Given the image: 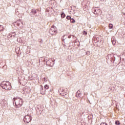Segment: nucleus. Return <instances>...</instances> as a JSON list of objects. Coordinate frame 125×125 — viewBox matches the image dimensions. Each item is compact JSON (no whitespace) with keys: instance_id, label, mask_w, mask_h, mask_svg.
<instances>
[{"instance_id":"obj_1","label":"nucleus","mask_w":125,"mask_h":125,"mask_svg":"<svg viewBox=\"0 0 125 125\" xmlns=\"http://www.w3.org/2000/svg\"><path fill=\"white\" fill-rule=\"evenodd\" d=\"M0 85L2 88L5 89V90H10L11 89V85H10V83L8 82L4 81L1 83Z\"/></svg>"},{"instance_id":"obj_2","label":"nucleus","mask_w":125,"mask_h":125,"mask_svg":"<svg viewBox=\"0 0 125 125\" xmlns=\"http://www.w3.org/2000/svg\"><path fill=\"white\" fill-rule=\"evenodd\" d=\"M14 100L15 101V103L16 105L17 106L18 108L21 107L22 105H23V100L20 98H14Z\"/></svg>"},{"instance_id":"obj_3","label":"nucleus","mask_w":125,"mask_h":125,"mask_svg":"<svg viewBox=\"0 0 125 125\" xmlns=\"http://www.w3.org/2000/svg\"><path fill=\"white\" fill-rule=\"evenodd\" d=\"M49 33L51 35H55L57 33V28L54 26H52L49 30Z\"/></svg>"},{"instance_id":"obj_4","label":"nucleus","mask_w":125,"mask_h":125,"mask_svg":"<svg viewBox=\"0 0 125 125\" xmlns=\"http://www.w3.org/2000/svg\"><path fill=\"white\" fill-rule=\"evenodd\" d=\"M23 121L24 122L26 123V124H29V123L31 122V116L30 115L25 116L23 119Z\"/></svg>"},{"instance_id":"obj_5","label":"nucleus","mask_w":125,"mask_h":125,"mask_svg":"<svg viewBox=\"0 0 125 125\" xmlns=\"http://www.w3.org/2000/svg\"><path fill=\"white\" fill-rule=\"evenodd\" d=\"M59 92L60 93L61 95L64 96L65 95H67V90L64 89V88H62L60 89Z\"/></svg>"},{"instance_id":"obj_6","label":"nucleus","mask_w":125,"mask_h":125,"mask_svg":"<svg viewBox=\"0 0 125 125\" xmlns=\"http://www.w3.org/2000/svg\"><path fill=\"white\" fill-rule=\"evenodd\" d=\"M18 22L17 26H19L20 28H23V22L20 21H18Z\"/></svg>"},{"instance_id":"obj_7","label":"nucleus","mask_w":125,"mask_h":125,"mask_svg":"<svg viewBox=\"0 0 125 125\" xmlns=\"http://www.w3.org/2000/svg\"><path fill=\"white\" fill-rule=\"evenodd\" d=\"M76 97H78V98L81 97L82 96V94H81V91H78L76 94Z\"/></svg>"},{"instance_id":"obj_8","label":"nucleus","mask_w":125,"mask_h":125,"mask_svg":"<svg viewBox=\"0 0 125 125\" xmlns=\"http://www.w3.org/2000/svg\"><path fill=\"white\" fill-rule=\"evenodd\" d=\"M112 42L113 45H116L117 44V42H116V40L114 38H112Z\"/></svg>"},{"instance_id":"obj_9","label":"nucleus","mask_w":125,"mask_h":125,"mask_svg":"<svg viewBox=\"0 0 125 125\" xmlns=\"http://www.w3.org/2000/svg\"><path fill=\"white\" fill-rule=\"evenodd\" d=\"M12 35H13V37H15V32H12ZM11 37H12V36H11V33H9V35L8 36V38L9 39V38H11Z\"/></svg>"},{"instance_id":"obj_10","label":"nucleus","mask_w":125,"mask_h":125,"mask_svg":"<svg viewBox=\"0 0 125 125\" xmlns=\"http://www.w3.org/2000/svg\"><path fill=\"white\" fill-rule=\"evenodd\" d=\"M7 102L5 101V100H2L1 101V104H3V105H5Z\"/></svg>"},{"instance_id":"obj_11","label":"nucleus","mask_w":125,"mask_h":125,"mask_svg":"<svg viewBox=\"0 0 125 125\" xmlns=\"http://www.w3.org/2000/svg\"><path fill=\"white\" fill-rule=\"evenodd\" d=\"M80 14H81V12H80V11H77L76 13V16H79V15H80Z\"/></svg>"},{"instance_id":"obj_12","label":"nucleus","mask_w":125,"mask_h":125,"mask_svg":"<svg viewBox=\"0 0 125 125\" xmlns=\"http://www.w3.org/2000/svg\"><path fill=\"white\" fill-rule=\"evenodd\" d=\"M108 27H109V29H112V28H113V24H111V23H110V24H109Z\"/></svg>"},{"instance_id":"obj_13","label":"nucleus","mask_w":125,"mask_h":125,"mask_svg":"<svg viewBox=\"0 0 125 125\" xmlns=\"http://www.w3.org/2000/svg\"><path fill=\"white\" fill-rule=\"evenodd\" d=\"M32 12L34 14H36V13H37V11L35 9H33L32 10Z\"/></svg>"},{"instance_id":"obj_14","label":"nucleus","mask_w":125,"mask_h":125,"mask_svg":"<svg viewBox=\"0 0 125 125\" xmlns=\"http://www.w3.org/2000/svg\"><path fill=\"white\" fill-rule=\"evenodd\" d=\"M70 21L71 23H75L76 22V21L74 20V19H70Z\"/></svg>"},{"instance_id":"obj_15","label":"nucleus","mask_w":125,"mask_h":125,"mask_svg":"<svg viewBox=\"0 0 125 125\" xmlns=\"http://www.w3.org/2000/svg\"><path fill=\"white\" fill-rule=\"evenodd\" d=\"M49 88V86H48L47 85V84H46V85H44V88H45V89H48Z\"/></svg>"},{"instance_id":"obj_16","label":"nucleus","mask_w":125,"mask_h":125,"mask_svg":"<svg viewBox=\"0 0 125 125\" xmlns=\"http://www.w3.org/2000/svg\"><path fill=\"white\" fill-rule=\"evenodd\" d=\"M66 19L67 20H71L72 18H71V17L69 16H68L66 17Z\"/></svg>"},{"instance_id":"obj_17","label":"nucleus","mask_w":125,"mask_h":125,"mask_svg":"<svg viewBox=\"0 0 125 125\" xmlns=\"http://www.w3.org/2000/svg\"><path fill=\"white\" fill-rule=\"evenodd\" d=\"M115 125H120V122L116 121L115 122Z\"/></svg>"},{"instance_id":"obj_18","label":"nucleus","mask_w":125,"mask_h":125,"mask_svg":"<svg viewBox=\"0 0 125 125\" xmlns=\"http://www.w3.org/2000/svg\"><path fill=\"white\" fill-rule=\"evenodd\" d=\"M61 17H62V18H64V17H65V14L64 13L62 14Z\"/></svg>"},{"instance_id":"obj_19","label":"nucleus","mask_w":125,"mask_h":125,"mask_svg":"<svg viewBox=\"0 0 125 125\" xmlns=\"http://www.w3.org/2000/svg\"><path fill=\"white\" fill-rule=\"evenodd\" d=\"M101 125H107L105 123H102L101 124Z\"/></svg>"},{"instance_id":"obj_20","label":"nucleus","mask_w":125,"mask_h":125,"mask_svg":"<svg viewBox=\"0 0 125 125\" xmlns=\"http://www.w3.org/2000/svg\"><path fill=\"white\" fill-rule=\"evenodd\" d=\"M83 35H87V32H86V31H83Z\"/></svg>"},{"instance_id":"obj_21","label":"nucleus","mask_w":125,"mask_h":125,"mask_svg":"<svg viewBox=\"0 0 125 125\" xmlns=\"http://www.w3.org/2000/svg\"><path fill=\"white\" fill-rule=\"evenodd\" d=\"M18 42H21V41H20V38H19L18 39Z\"/></svg>"},{"instance_id":"obj_22","label":"nucleus","mask_w":125,"mask_h":125,"mask_svg":"<svg viewBox=\"0 0 125 125\" xmlns=\"http://www.w3.org/2000/svg\"><path fill=\"white\" fill-rule=\"evenodd\" d=\"M46 80V79H45V78H43V81H44V82H46V81H45Z\"/></svg>"},{"instance_id":"obj_23","label":"nucleus","mask_w":125,"mask_h":125,"mask_svg":"<svg viewBox=\"0 0 125 125\" xmlns=\"http://www.w3.org/2000/svg\"><path fill=\"white\" fill-rule=\"evenodd\" d=\"M71 36H68V39H71Z\"/></svg>"}]
</instances>
